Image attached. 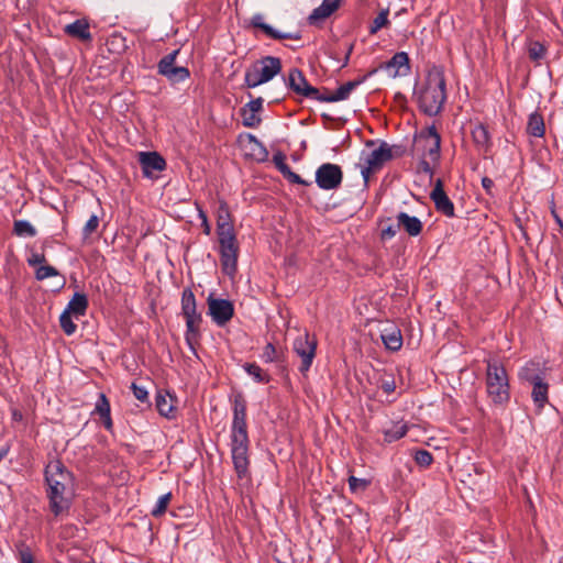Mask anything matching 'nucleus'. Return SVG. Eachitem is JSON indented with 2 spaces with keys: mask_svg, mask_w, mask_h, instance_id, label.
Returning <instances> with one entry per match:
<instances>
[{
  "mask_svg": "<svg viewBox=\"0 0 563 563\" xmlns=\"http://www.w3.org/2000/svg\"><path fill=\"white\" fill-rule=\"evenodd\" d=\"M232 405L233 419L230 433L231 456L238 477L243 478L247 475L250 465L246 400L243 395L239 393L234 395Z\"/></svg>",
  "mask_w": 563,
  "mask_h": 563,
  "instance_id": "obj_1",
  "label": "nucleus"
},
{
  "mask_svg": "<svg viewBox=\"0 0 563 563\" xmlns=\"http://www.w3.org/2000/svg\"><path fill=\"white\" fill-rule=\"evenodd\" d=\"M45 482L48 486L49 509L55 517H58L69 509V500L65 497V493L73 486V474L59 460H52L45 467Z\"/></svg>",
  "mask_w": 563,
  "mask_h": 563,
  "instance_id": "obj_2",
  "label": "nucleus"
},
{
  "mask_svg": "<svg viewBox=\"0 0 563 563\" xmlns=\"http://www.w3.org/2000/svg\"><path fill=\"white\" fill-rule=\"evenodd\" d=\"M217 234L223 272L233 276L238 269L239 243L225 205H221L217 217Z\"/></svg>",
  "mask_w": 563,
  "mask_h": 563,
  "instance_id": "obj_3",
  "label": "nucleus"
},
{
  "mask_svg": "<svg viewBox=\"0 0 563 563\" xmlns=\"http://www.w3.org/2000/svg\"><path fill=\"white\" fill-rule=\"evenodd\" d=\"M417 98L423 113L430 117L440 113L446 100L445 78L440 67H432L428 71L426 82Z\"/></svg>",
  "mask_w": 563,
  "mask_h": 563,
  "instance_id": "obj_4",
  "label": "nucleus"
},
{
  "mask_svg": "<svg viewBox=\"0 0 563 563\" xmlns=\"http://www.w3.org/2000/svg\"><path fill=\"white\" fill-rule=\"evenodd\" d=\"M181 313L186 321L185 340L189 349L197 355L196 346L201 339L200 327L202 323V316L197 310V301L194 291L190 288H185L181 294Z\"/></svg>",
  "mask_w": 563,
  "mask_h": 563,
  "instance_id": "obj_5",
  "label": "nucleus"
},
{
  "mask_svg": "<svg viewBox=\"0 0 563 563\" xmlns=\"http://www.w3.org/2000/svg\"><path fill=\"white\" fill-rule=\"evenodd\" d=\"M486 366V391L495 405H505L510 399L509 377L501 363L488 360Z\"/></svg>",
  "mask_w": 563,
  "mask_h": 563,
  "instance_id": "obj_6",
  "label": "nucleus"
},
{
  "mask_svg": "<svg viewBox=\"0 0 563 563\" xmlns=\"http://www.w3.org/2000/svg\"><path fill=\"white\" fill-rule=\"evenodd\" d=\"M280 71V58L275 56H265L253 63L245 70L244 84L247 88H255L272 80Z\"/></svg>",
  "mask_w": 563,
  "mask_h": 563,
  "instance_id": "obj_7",
  "label": "nucleus"
},
{
  "mask_svg": "<svg viewBox=\"0 0 563 563\" xmlns=\"http://www.w3.org/2000/svg\"><path fill=\"white\" fill-rule=\"evenodd\" d=\"M318 341L314 335H310L307 331L298 335L292 343L294 352L300 357L301 364L299 372L306 374L316 357Z\"/></svg>",
  "mask_w": 563,
  "mask_h": 563,
  "instance_id": "obj_8",
  "label": "nucleus"
},
{
  "mask_svg": "<svg viewBox=\"0 0 563 563\" xmlns=\"http://www.w3.org/2000/svg\"><path fill=\"white\" fill-rule=\"evenodd\" d=\"M393 157L391 147L383 142L377 148L369 152L364 158V165L361 168V174L365 183L368 181L369 176L379 170L384 164Z\"/></svg>",
  "mask_w": 563,
  "mask_h": 563,
  "instance_id": "obj_9",
  "label": "nucleus"
},
{
  "mask_svg": "<svg viewBox=\"0 0 563 563\" xmlns=\"http://www.w3.org/2000/svg\"><path fill=\"white\" fill-rule=\"evenodd\" d=\"M343 172L336 164L324 163L316 170V184L320 189L333 190L341 186Z\"/></svg>",
  "mask_w": 563,
  "mask_h": 563,
  "instance_id": "obj_10",
  "label": "nucleus"
},
{
  "mask_svg": "<svg viewBox=\"0 0 563 563\" xmlns=\"http://www.w3.org/2000/svg\"><path fill=\"white\" fill-rule=\"evenodd\" d=\"M422 144V156L430 158L432 163H439L441 152V136L434 125L423 129L417 136Z\"/></svg>",
  "mask_w": 563,
  "mask_h": 563,
  "instance_id": "obj_11",
  "label": "nucleus"
},
{
  "mask_svg": "<svg viewBox=\"0 0 563 563\" xmlns=\"http://www.w3.org/2000/svg\"><path fill=\"white\" fill-rule=\"evenodd\" d=\"M287 86L294 92L311 100H320V90L312 87L306 79L303 73L298 68L290 69Z\"/></svg>",
  "mask_w": 563,
  "mask_h": 563,
  "instance_id": "obj_12",
  "label": "nucleus"
},
{
  "mask_svg": "<svg viewBox=\"0 0 563 563\" xmlns=\"http://www.w3.org/2000/svg\"><path fill=\"white\" fill-rule=\"evenodd\" d=\"M207 303L208 313L217 325L223 327L232 319L234 307L230 300L214 298L212 295H209Z\"/></svg>",
  "mask_w": 563,
  "mask_h": 563,
  "instance_id": "obj_13",
  "label": "nucleus"
},
{
  "mask_svg": "<svg viewBox=\"0 0 563 563\" xmlns=\"http://www.w3.org/2000/svg\"><path fill=\"white\" fill-rule=\"evenodd\" d=\"M377 71V69L371 70L368 74L363 76L360 79L347 81L343 85H341L333 93L330 92H321L320 95V102H338L342 100H346L351 92L358 87L361 84H363L369 76L374 75Z\"/></svg>",
  "mask_w": 563,
  "mask_h": 563,
  "instance_id": "obj_14",
  "label": "nucleus"
},
{
  "mask_svg": "<svg viewBox=\"0 0 563 563\" xmlns=\"http://www.w3.org/2000/svg\"><path fill=\"white\" fill-rule=\"evenodd\" d=\"M430 198L433 201L435 210L438 212L449 218H453L455 216L454 205L445 194L441 179H438L435 181V186L430 194Z\"/></svg>",
  "mask_w": 563,
  "mask_h": 563,
  "instance_id": "obj_15",
  "label": "nucleus"
},
{
  "mask_svg": "<svg viewBox=\"0 0 563 563\" xmlns=\"http://www.w3.org/2000/svg\"><path fill=\"white\" fill-rule=\"evenodd\" d=\"M139 162L145 177H153L154 172H162L166 168L165 159L157 152H140Z\"/></svg>",
  "mask_w": 563,
  "mask_h": 563,
  "instance_id": "obj_16",
  "label": "nucleus"
},
{
  "mask_svg": "<svg viewBox=\"0 0 563 563\" xmlns=\"http://www.w3.org/2000/svg\"><path fill=\"white\" fill-rule=\"evenodd\" d=\"M545 364L540 361H529L519 371L518 376L521 382L532 384L542 380L545 377Z\"/></svg>",
  "mask_w": 563,
  "mask_h": 563,
  "instance_id": "obj_17",
  "label": "nucleus"
},
{
  "mask_svg": "<svg viewBox=\"0 0 563 563\" xmlns=\"http://www.w3.org/2000/svg\"><path fill=\"white\" fill-rule=\"evenodd\" d=\"M380 68L389 71L391 77L406 75L410 70L409 56L406 52H398L388 62L383 64Z\"/></svg>",
  "mask_w": 563,
  "mask_h": 563,
  "instance_id": "obj_18",
  "label": "nucleus"
},
{
  "mask_svg": "<svg viewBox=\"0 0 563 563\" xmlns=\"http://www.w3.org/2000/svg\"><path fill=\"white\" fill-rule=\"evenodd\" d=\"M263 20H264V18L262 14H255V15H253V18L251 20V24L254 27L261 29L271 38H274V40H286V38L300 40L301 38V34L299 32L284 33V32L275 30L269 24L265 23Z\"/></svg>",
  "mask_w": 563,
  "mask_h": 563,
  "instance_id": "obj_19",
  "label": "nucleus"
},
{
  "mask_svg": "<svg viewBox=\"0 0 563 563\" xmlns=\"http://www.w3.org/2000/svg\"><path fill=\"white\" fill-rule=\"evenodd\" d=\"M396 219L397 228H402L408 235L418 236L422 232L423 224L419 218L399 212Z\"/></svg>",
  "mask_w": 563,
  "mask_h": 563,
  "instance_id": "obj_20",
  "label": "nucleus"
},
{
  "mask_svg": "<svg viewBox=\"0 0 563 563\" xmlns=\"http://www.w3.org/2000/svg\"><path fill=\"white\" fill-rule=\"evenodd\" d=\"M382 341L386 349L390 351H399L402 346L401 331L396 325H388L382 330Z\"/></svg>",
  "mask_w": 563,
  "mask_h": 563,
  "instance_id": "obj_21",
  "label": "nucleus"
},
{
  "mask_svg": "<svg viewBox=\"0 0 563 563\" xmlns=\"http://www.w3.org/2000/svg\"><path fill=\"white\" fill-rule=\"evenodd\" d=\"M341 0H323L322 3L316 8L309 15V22L316 23L325 20L340 7Z\"/></svg>",
  "mask_w": 563,
  "mask_h": 563,
  "instance_id": "obj_22",
  "label": "nucleus"
},
{
  "mask_svg": "<svg viewBox=\"0 0 563 563\" xmlns=\"http://www.w3.org/2000/svg\"><path fill=\"white\" fill-rule=\"evenodd\" d=\"M64 32L71 36L79 38L84 42H88L91 40V33L89 31V24L84 19H78L70 24L65 25Z\"/></svg>",
  "mask_w": 563,
  "mask_h": 563,
  "instance_id": "obj_23",
  "label": "nucleus"
},
{
  "mask_svg": "<svg viewBox=\"0 0 563 563\" xmlns=\"http://www.w3.org/2000/svg\"><path fill=\"white\" fill-rule=\"evenodd\" d=\"M174 402H175V399L170 394H168V393L163 394L162 391L157 393L156 398H155V405H156L158 412L162 416H164L168 419H172L175 417L176 407H175Z\"/></svg>",
  "mask_w": 563,
  "mask_h": 563,
  "instance_id": "obj_24",
  "label": "nucleus"
},
{
  "mask_svg": "<svg viewBox=\"0 0 563 563\" xmlns=\"http://www.w3.org/2000/svg\"><path fill=\"white\" fill-rule=\"evenodd\" d=\"M471 134L477 147L484 150V152H487L489 150L492 142L490 134L486 125H484L483 123L475 124L471 131Z\"/></svg>",
  "mask_w": 563,
  "mask_h": 563,
  "instance_id": "obj_25",
  "label": "nucleus"
},
{
  "mask_svg": "<svg viewBox=\"0 0 563 563\" xmlns=\"http://www.w3.org/2000/svg\"><path fill=\"white\" fill-rule=\"evenodd\" d=\"M95 412L102 419L103 426L107 430L111 431L113 423L111 419L110 402L104 394H100L96 402Z\"/></svg>",
  "mask_w": 563,
  "mask_h": 563,
  "instance_id": "obj_26",
  "label": "nucleus"
},
{
  "mask_svg": "<svg viewBox=\"0 0 563 563\" xmlns=\"http://www.w3.org/2000/svg\"><path fill=\"white\" fill-rule=\"evenodd\" d=\"M532 385V391L531 397L536 405V407L541 410L543 409L544 405L548 402V393H549V385L544 382V379L537 380L531 384Z\"/></svg>",
  "mask_w": 563,
  "mask_h": 563,
  "instance_id": "obj_27",
  "label": "nucleus"
},
{
  "mask_svg": "<svg viewBox=\"0 0 563 563\" xmlns=\"http://www.w3.org/2000/svg\"><path fill=\"white\" fill-rule=\"evenodd\" d=\"M527 133L534 137H543L545 133V124L543 117L534 111L532 112L527 122Z\"/></svg>",
  "mask_w": 563,
  "mask_h": 563,
  "instance_id": "obj_28",
  "label": "nucleus"
},
{
  "mask_svg": "<svg viewBox=\"0 0 563 563\" xmlns=\"http://www.w3.org/2000/svg\"><path fill=\"white\" fill-rule=\"evenodd\" d=\"M87 308V296L85 294L75 292L73 298L69 300L65 311L74 314L75 317H80L86 313Z\"/></svg>",
  "mask_w": 563,
  "mask_h": 563,
  "instance_id": "obj_29",
  "label": "nucleus"
},
{
  "mask_svg": "<svg viewBox=\"0 0 563 563\" xmlns=\"http://www.w3.org/2000/svg\"><path fill=\"white\" fill-rule=\"evenodd\" d=\"M408 431V426L402 422H397L393 424L391 428L384 430V441L386 443H391L405 437Z\"/></svg>",
  "mask_w": 563,
  "mask_h": 563,
  "instance_id": "obj_30",
  "label": "nucleus"
},
{
  "mask_svg": "<svg viewBox=\"0 0 563 563\" xmlns=\"http://www.w3.org/2000/svg\"><path fill=\"white\" fill-rule=\"evenodd\" d=\"M162 76L166 77L170 82L176 84L188 79L190 77V71L187 67L175 66Z\"/></svg>",
  "mask_w": 563,
  "mask_h": 563,
  "instance_id": "obj_31",
  "label": "nucleus"
},
{
  "mask_svg": "<svg viewBox=\"0 0 563 563\" xmlns=\"http://www.w3.org/2000/svg\"><path fill=\"white\" fill-rule=\"evenodd\" d=\"M244 371L253 377L256 383H268L271 377L256 363H245Z\"/></svg>",
  "mask_w": 563,
  "mask_h": 563,
  "instance_id": "obj_32",
  "label": "nucleus"
},
{
  "mask_svg": "<svg viewBox=\"0 0 563 563\" xmlns=\"http://www.w3.org/2000/svg\"><path fill=\"white\" fill-rule=\"evenodd\" d=\"M249 141L252 146V156L258 162H265L268 158V151L264 144L254 135H249Z\"/></svg>",
  "mask_w": 563,
  "mask_h": 563,
  "instance_id": "obj_33",
  "label": "nucleus"
},
{
  "mask_svg": "<svg viewBox=\"0 0 563 563\" xmlns=\"http://www.w3.org/2000/svg\"><path fill=\"white\" fill-rule=\"evenodd\" d=\"M240 113L242 117V123L246 128H257L262 122L260 114L255 111H252L246 106L241 108Z\"/></svg>",
  "mask_w": 563,
  "mask_h": 563,
  "instance_id": "obj_34",
  "label": "nucleus"
},
{
  "mask_svg": "<svg viewBox=\"0 0 563 563\" xmlns=\"http://www.w3.org/2000/svg\"><path fill=\"white\" fill-rule=\"evenodd\" d=\"M15 553L20 563H35L33 552L24 541L15 544Z\"/></svg>",
  "mask_w": 563,
  "mask_h": 563,
  "instance_id": "obj_35",
  "label": "nucleus"
},
{
  "mask_svg": "<svg viewBox=\"0 0 563 563\" xmlns=\"http://www.w3.org/2000/svg\"><path fill=\"white\" fill-rule=\"evenodd\" d=\"M13 232L18 236H35V228L26 220H16L13 224Z\"/></svg>",
  "mask_w": 563,
  "mask_h": 563,
  "instance_id": "obj_36",
  "label": "nucleus"
},
{
  "mask_svg": "<svg viewBox=\"0 0 563 563\" xmlns=\"http://www.w3.org/2000/svg\"><path fill=\"white\" fill-rule=\"evenodd\" d=\"M170 500H172V493H166V494L162 495L157 499L153 509L151 510V515L155 518H158L162 515H164L167 510V507H168Z\"/></svg>",
  "mask_w": 563,
  "mask_h": 563,
  "instance_id": "obj_37",
  "label": "nucleus"
},
{
  "mask_svg": "<svg viewBox=\"0 0 563 563\" xmlns=\"http://www.w3.org/2000/svg\"><path fill=\"white\" fill-rule=\"evenodd\" d=\"M178 54H179V49H175L172 53H169L166 56H164L158 62L157 69H158V74L159 75H163L167 70H169L170 68L175 67V62H176V58H177Z\"/></svg>",
  "mask_w": 563,
  "mask_h": 563,
  "instance_id": "obj_38",
  "label": "nucleus"
},
{
  "mask_svg": "<svg viewBox=\"0 0 563 563\" xmlns=\"http://www.w3.org/2000/svg\"><path fill=\"white\" fill-rule=\"evenodd\" d=\"M389 23L388 20V10H382L377 16L373 20L371 26H369V33L375 34L377 33L382 27L387 26Z\"/></svg>",
  "mask_w": 563,
  "mask_h": 563,
  "instance_id": "obj_39",
  "label": "nucleus"
},
{
  "mask_svg": "<svg viewBox=\"0 0 563 563\" xmlns=\"http://www.w3.org/2000/svg\"><path fill=\"white\" fill-rule=\"evenodd\" d=\"M528 52H529L530 59H532L533 62L539 63L540 60H542L544 58L545 53H547V48L540 42H532L529 45Z\"/></svg>",
  "mask_w": 563,
  "mask_h": 563,
  "instance_id": "obj_40",
  "label": "nucleus"
},
{
  "mask_svg": "<svg viewBox=\"0 0 563 563\" xmlns=\"http://www.w3.org/2000/svg\"><path fill=\"white\" fill-rule=\"evenodd\" d=\"M59 324H60V328L63 329V331L67 335L74 334L77 329V325L71 320V313H69L65 310L62 312V314L59 317Z\"/></svg>",
  "mask_w": 563,
  "mask_h": 563,
  "instance_id": "obj_41",
  "label": "nucleus"
},
{
  "mask_svg": "<svg viewBox=\"0 0 563 563\" xmlns=\"http://www.w3.org/2000/svg\"><path fill=\"white\" fill-rule=\"evenodd\" d=\"M59 275L58 271L51 266V265H41L36 268L35 271V278L37 280H44L46 278H49V277H55Z\"/></svg>",
  "mask_w": 563,
  "mask_h": 563,
  "instance_id": "obj_42",
  "label": "nucleus"
},
{
  "mask_svg": "<svg viewBox=\"0 0 563 563\" xmlns=\"http://www.w3.org/2000/svg\"><path fill=\"white\" fill-rule=\"evenodd\" d=\"M99 222H100L99 218L96 214H92L88 219V221L86 222V224L82 228V239L84 240L89 239L91 236V234L97 231V229L99 228Z\"/></svg>",
  "mask_w": 563,
  "mask_h": 563,
  "instance_id": "obj_43",
  "label": "nucleus"
},
{
  "mask_svg": "<svg viewBox=\"0 0 563 563\" xmlns=\"http://www.w3.org/2000/svg\"><path fill=\"white\" fill-rule=\"evenodd\" d=\"M415 462L421 467H428L433 462L432 454L427 450H418L415 453Z\"/></svg>",
  "mask_w": 563,
  "mask_h": 563,
  "instance_id": "obj_44",
  "label": "nucleus"
},
{
  "mask_svg": "<svg viewBox=\"0 0 563 563\" xmlns=\"http://www.w3.org/2000/svg\"><path fill=\"white\" fill-rule=\"evenodd\" d=\"M347 483H349L350 490L352 493H356L358 490H365L371 484V482L368 479L357 478L353 475H351L349 477Z\"/></svg>",
  "mask_w": 563,
  "mask_h": 563,
  "instance_id": "obj_45",
  "label": "nucleus"
},
{
  "mask_svg": "<svg viewBox=\"0 0 563 563\" xmlns=\"http://www.w3.org/2000/svg\"><path fill=\"white\" fill-rule=\"evenodd\" d=\"M285 173L283 176L288 179L292 184H298L302 186H309L310 183L303 180L298 174L294 173L289 166H284Z\"/></svg>",
  "mask_w": 563,
  "mask_h": 563,
  "instance_id": "obj_46",
  "label": "nucleus"
},
{
  "mask_svg": "<svg viewBox=\"0 0 563 563\" xmlns=\"http://www.w3.org/2000/svg\"><path fill=\"white\" fill-rule=\"evenodd\" d=\"M437 164L438 163H432L430 161V158L422 156L421 161L419 162L418 169H419V172L424 173L430 178H432V176L434 174V165H437Z\"/></svg>",
  "mask_w": 563,
  "mask_h": 563,
  "instance_id": "obj_47",
  "label": "nucleus"
},
{
  "mask_svg": "<svg viewBox=\"0 0 563 563\" xmlns=\"http://www.w3.org/2000/svg\"><path fill=\"white\" fill-rule=\"evenodd\" d=\"M26 262L32 267L41 266L46 263V257L44 253L31 252Z\"/></svg>",
  "mask_w": 563,
  "mask_h": 563,
  "instance_id": "obj_48",
  "label": "nucleus"
},
{
  "mask_svg": "<svg viewBox=\"0 0 563 563\" xmlns=\"http://www.w3.org/2000/svg\"><path fill=\"white\" fill-rule=\"evenodd\" d=\"M131 389H132V391H133L134 397H135L137 400H140V401H142V402H145V401H147V400H148V391L146 390V388H145V387H143V386H139V385H136L135 383H132V385H131Z\"/></svg>",
  "mask_w": 563,
  "mask_h": 563,
  "instance_id": "obj_49",
  "label": "nucleus"
},
{
  "mask_svg": "<svg viewBox=\"0 0 563 563\" xmlns=\"http://www.w3.org/2000/svg\"><path fill=\"white\" fill-rule=\"evenodd\" d=\"M379 387L384 390L386 394H391L396 389V383L395 379L391 376L383 377L380 379Z\"/></svg>",
  "mask_w": 563,
  "mask_h": 563,
  "instance_id": "obj_50",
  "label": "nucleus"
},
{
  "mask_svg": "<svg viewBox=\"0 0 563 563\" xmlns=\"http://www.w3.org/2000/svg\"><path fill=\"white\" fill-rule=\"evenodd\" d=\"M196 207L198 210L199 218L201 219V227L203 229V233L206 235H209L211 233V227L208 221V217L206 212L202 210V208L199 206V203L196 202Z\"/></svg>",
  "mask_w": 563,
  "mask_h": 563,
  "instance_id": "obj_51",
  "label": "nucleus"
},
{
  "mask_svg": "<svg viewBox=\"0 0 563 563\" xmlns=\"http://www.w3.org/2000/svg\"><path fill=\"white\" fill-rule=\"evenodd\" d=\"M262 357L267 363H272L276 360V349L272 343L265 345Z\"/></svg>",
  "mask_w": 563,
  "mask_h": 563,
  "instance_id": "obj_52",
  "label": "nucleus"
},
{
  "mask_svg": "<svg viewBox=\"0 0 563 563\" xmlns=\"http://www.w3.org/2000/svg\"><path fill=\"white\" fill-rule=\"evenodd\" d=\"M263 98L258 97L254 100H251L250 102H247L245 106L251 109L252 111H255L256 113L260 114V112L262 111L263 109Z\"/></svg>",
  "mask_w": 563,
  "mask_h": 563,
  "instance_id": "obj_53",
  "label": "nucleus"
},
{
  "mask_svg": "<svg viewBox=\"0 0 563 563\" xmlns=\"http://www.w3.org/2000/svg\"><path fill=\"white\" fill-rule=\"evenodd\" d=\"M273 162L275 164V166L277 167V169L284 174L285 173V169H284V166H288L286 163H285V156L282 154V153H277L274 155L273 157Z\"/></svg>",
  "mask_w": 563,
  "mask_h": 563,
  "instance_id": "obj_54",
  "label": "nucleus"
},
{
  "mask_svg": "<svg viewBox=\"0 0 563 563\" xmlns=\"http://www.w3.org/2000/svg\"><path fill=\"white\" fill-rule=\"evenodd\" d=\"M399 228L389 225L382 230V239H391L397 234Z\"/></svg>",
  "mask_w": 563,
  "mask_h": 563,
  "instance_id": "obj_55",
  "label": "nucleus"
},
{
  "mask_svg": "<svg viewBox=\"0 0 563 563\" xmlns=\"http://www.w3.org/2000/svg\"><path fill=\"white\" fill-rule=\"evenodd\" d=\"M482 186L486 190V192L489 194L492 188L494 187V181L488 177H483Z\"/></svg>",
  "mask_w": 563,
  "mask_h": 563,
  "instance_id": "obj_56",
  "label": "nucleus"
},
{
  "mask_svg": "<svg viewBox=\"0 0 563 563\" xmlns=\"http://www.w3.org/2000/svg\"><path fill=\"white\" fill-rule=\"evenodd\" d=\"M551 214H552V217L554 218V220H555V222H556V224H558V227H559V230H560V231H563V220H562V219H561V217L558 214V212H556V210H555V208H554V207L551 209Z\"/></svg>",
  "mask_w": 563,
  "mask_h": 563,
  "instance_id": "obj_57",
  "label": "nucleus"
},
{
  "mask_svg": "<svg viewBox=\"0 0 563 563\" xmlns=\"http://www.w3.org/2000/svg\"><path fill=\"white\" fill-rule=\"evenodd\" d=\"M9 448H2L0 449V462L8 455Z\"/></svg>",
  "mask_w": 563,
  "mask_h": 563,
  "instance_id": "obj_58",
  "label": "nucleus"
},
{
  "mask_svg": "<svg viewBox=\"0 0 563 563\" xmlns=\"http://www.w3.org/2000/svg\"><path fill=\"white\" fill-rule=\"evenodd\" d=\"M353 47H354L353 44H351V43L346 44V54L347 55L352 54Z\"/></svg>",
  "mask_w": 563,
  "mask_h": 563,
  "instance_id": "obj_59",
  "label": "nucleus"
},
{
  "mask_svg": "<svg viewBox=\"0 0 563 563\" xmlns=\"http://www.w3.org/2000/svg\"><path fill=\"white\" fill-rule=\"evenodd\" d=\"M351 55L345 54L343 67L347 65Z\"/></svg>",
  "mask_w": 563,
  "mask_h": 563,
  "instance_id": "obj_60",
  "label": "nucleus"
},
{
  "mask_svg": "<svg viewBox=\"0 0 563 563\" xmlns=\"http://www.w3.org/2000/svg\"><path fill=\"white\" fill-rule=\"evenodd\" d=\"M396 98L399 99V100H405V97L401 93H397Z\"/></svg>",
  "mask_w": 563,
  "mask_h": 563,
  "instance_id": "obj_61",
  "label": "nucleus"
},
{
  "mask_svg": "<svg viewBox=\"0 0 563 563\" xmlns=\"http://www.w3.org/2000/svg\"><path fill=\"white\" fill-rule=\"evenodd\" d=\"M278 563H280V562H278Z\"/></svg>",
  "mask_w": 563,
  "mask_h": 563,
  "instance_id": "obj_62",
  "label": "nucleus"
}]
</instances>
